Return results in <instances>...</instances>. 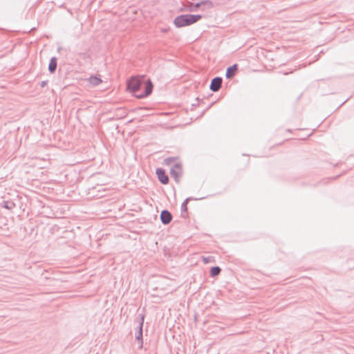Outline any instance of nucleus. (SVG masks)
Listing matches in <instances>:
<instances>
[{
	"label": "nucleus",
	"mask_w": 354,
	"mask_h": 354,
	"mask_svg": "<svg viewBox=\"0 0 354 354\" xmlns=\"http://www.w3.org/2000/svg\"><path fill=\"white\" fill-rule=\"evenodd\" d=\"M142 82L138 77H133L127 82V89L131 92L136 98L142 99L149 96L153 91V84L150 80H148L145 84L143 92L139 93Z\"/></svg>",
	"instance_id": "obj_1"
},
{
	"label": "nucleus",
	"mask_w": 354,
	"mask_h": 354,
	"mask_svg": "<svg viewBox=\"0 0 354 354\" xmlns=\"http://www.w3.org/2000/svg\"><path fill=\"white\" fill-rule=\"evenodd\" d=\"M203 18L201 15L185 14L177 16L174 20V24L177 28L190 26Z\"/></svg>",
	"instance_id": "obj_2"
},
{
	"label": "nucleus",
	"mask_w": 354,
	"mask_h": 354,
	"mask_svg": "<svg viewBox=\"0 0 354 354\" xmlns=\"http://www.w3.org/2000/svg\"><path fill=\"white\" fill-rule=\"evenodd\" d=\"M145 315L139 314L137 317V322L138 323V326L137 327V331L136 333V340L138 342L139 346L138 348L141 349L143 346V339H142V327L144 324Z\"/></svg>",
	"instance_id": "obj_3"
},
{
	"label": "nucleus",
	"mask_w": 354,
	"mask_h": 354,
	"mask_svg": "<svg viewBox=\"0 0 354 354\" xmlns=\"http://www.w3.org/2000/svg\"><path fill=\"white\" fill-rule=\"evenodd\" d=\"M192 8H189L190 11H195L198 9L201 6H207V9L214 8V3L211 0H201L198 3H192Z\"/></svg>",
	"instance_id": "obj_4"
},
{
	"label": "nucleus",
	"mask_w": 354,
	"mask_h": 354,
	"mask_svg": "<svg viewBox=\"0 0 354 354\" xmlns=\"http://www.w3.org/2000/svg\"><path fill=\"white\" fill-rule=\"evenodd\" d=\"M170 174L174 180L176 182L179 181V177L182 174V167L179 163H175L171 168Z\"/></svg>",
	"instance_id": "obj_5"
},
{
	"label": "nucleus",
	"mask_w": 354,
	"mask_h": 354,
	"mask_svg": "<svg viewBox=\"0 0 354 354\" xmlns=\"http://www.w3.org/2000/svg\"><path fill=\"white\" fill-rule=\"evenodd\" d=\"M223 79L221 77H214L212 81L209 86V89L212 91L213 92L218 91L222 85Z\"/></svg>",
	"instance_id": "obj_6"
},
{
	"label": "nucleus",
	"mask_w": 354,
	"mask_h": 354,
	"mask_svg": "<svg viewBox=\"0 0 354 354\" xmlns=\"http://www.w3.org/2000/svg\"><path fill=\"white\" fill-rule=\"evenodd\" d=\"M156 174L158 176L159 181L163 184L167 185L169 183V177L166 174L165 171L162 168H157Z\"/></svg>",
	"instance_id": "obj_7"
},
{
	"label": "nucleus",
	"mask_w": 354,
	"mask_h": 354,
	"mask_svg": "<svg viewBox=\"0 0 354 354\" xmlns=\"http://www.w3.org/2000/svg\"><path fill=\"white\" fill-rule=\"evenodd\" d=\"M160 217L162 223L164 225L169 224L172 219L171 214L167 209H164L161 212Z\"/></svg>",
	"instance_id": "obj_8"
},
{
	"label": "nucleus",
	"mask_w": 354,
	"mask_h": 354,
	"mask_svg": "<svg viewBox=\"0 0 354 354\" xmlns=\"http://www.w3.org/2000/svg\"><path fill=\"white\" fill-rule=\"evenodd\" d=\"M238 70L237 64L229 66L226 70L225 77L227 79H231Z\"/></svg>",
	"instance_id": "obj_9"
},
{
	"label": "nucleus",
	"mask_w": 354,
	"mask_h": 354,
	"mask_svg": "<svg viewBox=\"0 0 354 354\" xmlns=\"http://www.w3.org/2000/svg\"><path fill=\"white\" fill-rule=\"evenodd\" d=\"M57 58L55 57H52L50 59V62L48 64V71L50 73H53L57 68Z\"/></svg>",
	"instance_id": "obj_10"
},
{
	"label": "nucleus",
	"mask_w": 354,
	"mask_h": 354,
	"mask_svg": "<svg viewBox=\"0 0 354 354\" xmlns=\"http://www.w3.org/2000/svg\"><path fill=\"white\" fill-rule=\"evenodd\" d=\"M88 82L93 86H97L102 82V80L98 76H91Z\"/></svg>",
	"instance_id": "obj_11"
},
{
	"label": "nucleus",
	"mask_w": 354,
	"mask_h": 354,
	"mask_svg": "<svg viewBox=\"0 0 354 354\" xmlns=\"http://www.w3.org/2000/svg\"><path fill=\"white\" fill-rule=\"evenodd\" d=\"M192 200H194V198H192V197H188L183 202V203L181 204V212H182V214H183L184 213H187V203L189 201H192Z\"/></svg>",
	"instance_id": "obj_12"
},
{
	"label": "nucleus",
	"mask_w": 354,
	"mask_h": 354,
	"mask_svg": "<svg viewBox=\"0 0 354 354\" xmlns=\"http://www.w3.org/2000/svg\"><path fill=\"white\" fill-rule=\"evenodd\" d=\"M221 269L218 266H214L210 269V275L212 277H216L220 274Z\"/></svg>",
	"instance_id": "obj_13"
},
{
	"label": "nucleus",
	"mask_w": 354,
	"mask_h": 354,
	"mask_svg": "<svg viewBox=\"0 0 354 354\" xmlns=\"http://www.w3.org/2000/svg\"><path fill=\"white\" fill-rule=\"evenodd\" d=\"M3 207L7 209H12L15 207V204L12 201H5L3 202Z\"/></svg>",
	"instance_id": "obj_14"
},
{
	"label": "nucleus",
	"mask_w": 354,
	"mask_h": 354,
	"mask_svg": "<svg viewBox=\"0 0 354 354\" xmlns=\"http://www.w3.org/2000/svg\"><path fill=\"white\" fill-rule=\"evenodd\" d=\"M174 161V158H171V157L165 158L164 160L165 165H170Z\"/></svg>",
	"instance_id": "obj_15"
},
{
	"label": "nucleus",
	"mask_w": 354,
	"mask_h": 354,
	"mask_svg": "<svg viewBox=\"0 0 354 354\" xmlns=\"http://www.w3.org/2000/svg\"><path fill=\"white\" fill-rule=\"evenodd\" d=\"M47 83H48V81H42L41 83H40V86L41 87H44L45 86L47 85Z\"/></svg>",
	"instance_id": "obj_16"
},
{
	"label": "nucleus",
	"mask_w": 354,
	"mask_h": 354,
	"mask_svg": "<svg viewBox=\"0 0 354 354\" xmlns=\"http://www.w3.org/2000/svg\"><path fill=\"white\" fill-rule=\"evenodd\" d=\"M203 261H204L205 263H207V262H208V259H207V258H205H205H203Z\"/></svg>",
	"instance_id": "obj_17"
}]
</instances>
